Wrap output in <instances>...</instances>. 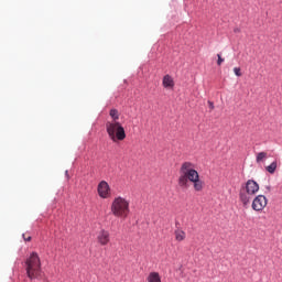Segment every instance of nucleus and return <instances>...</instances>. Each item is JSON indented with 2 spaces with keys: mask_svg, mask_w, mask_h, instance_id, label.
<instances>
[{
  "mask_svg": "<svg viewBox=\"0 0 282 282\" xmlns=\"http://www.w3.org/2000/svg\"><path fill=\"white\" fill-rule=\"evenodd\" d=\"M199 177V172L195 170V164L192 162H183L180 167L178 186L188 188V182H195Z\"/></svg>",
  "mask_w": 282,
  "mask_h": 282,
  "instance_id": "f257e3e1",
  "label": "nucleus"
},
{
  "mask_svg": "<svg viewBox=\"0 0 282 282\" xmlns=\"http://www.w3.org/2000/svg\"><path fill=\"white\" fill-rule=\"evenodd\" d=\"M110 210L115 217L127 219L131 213L129 199L122 196L115 197L110 205Z\"/></svg>",
  "mask_w": 282,
  "mask_h": 282,
  "instance_id": "f03ea898",
  "label": "nucleus"
},
{
  "mask_svg": "<svg viewBox=\"0 0 282 282\" xmlns=\"http://www.w3.org/2000/svg\"><path fill=\"white\" fill-rule=\"evenodd\" d=\"M25 270L29 279H41L43 271L41 270V258L39 253L32 252L25 261Z\"/></svg>",
  "mask_w": 282,
  "mask_h": 282,
  "instance_id": "7ed1b4c3",
  "label": "nucleus"
},
{
  "mask_svg": "<svg viewBox=\"0 0 282 282\" xmlns=\"http://www.w3.org/2000/svg\"><path fill=\"white\" fill-rule=\"evenodd\" d=\"M106 131L112 140V142H122L127 138V132H124V127L119 121H107Z\"/></svg>",
  "mask_w": 282,
  "mask_h": 282,
  "instance_id": "20e7f679",
  "label": "nucleus"
},
{
  "mask_svg": "<svg viewBox=\"0 0 282 282\" xmlns=\"http://www.w3.org/2000/svg\"><path fill=\"white\" fill-rule=\"evenodd\" d=\"M265 206H268V198L263 195L256 196L251 204V208L256 210V213H261Z\"/></svg>",
  "mask_w": 282,
  "mask_h": 282,
  "instance_id": "39448f33",
  "label": "nucleus"
},
{
  "mask_svg": "<svg viewBox=\"0 0 282 282\" xmlns=\"http://www.w3.org/2000/svg\"><path fill=\"white\" fill-rule=\"evenodd\" d=\"M97 192L101 199H109L111 197V187L106 181H101L97 186Z\"/></svg>",
  "mask_w": 282,
  "mask_h": 282,
  "instance_id": "423d86ee",
  "label": "nucleus"
},
{
  "mask_svg": "<svg viewBox=\"0 0 282 282\" xmlns=\"http://www.w3.org/2000/svg\"><path fill=\"white\" fill-rule=\"evenodd\" d=\"M248 195H257L259 193V183H257L254 180H248L245 188H242Z\"/></svg>",
  "mask_w": 282,
  "mask_h": 282,
  "instance_id": "0eeeda50",
  "label": "nucleus"
},
{
  "mask_svg": "<svg viewBox=\"0 0 282 282\" xmlns=\"http://www.w3.org/2000/svg\"><path fill=\"white\" fill-rule=\"evenodd\" d=\"M97 241L100 246H107V243H109V241H111L109 231L107 230H100L98 236H97Z\"/></svg>",
  "mask_w": 282,
  "mask_h": 282,
  "instance_id": "6e6552de",
  "label": "nucleus"
},
{
  "mask_svg": "<svg viewBox=\"0 0 282 282\" xmlns=\"http://www.w3.org/2000/svg\"><path fill=\"white\" fill-rule=\"evenodd\" d=\"M239 199L242 203V206H248V204H250V200L252 199V194H248V192L242 188L239 193Z\"/></svg>",
  "mask_w": 282,
  "mask_h": 282,
  "instance_id": "1a4fd4ad",
  "label": "nucleus"
},
{
  "mask_svg": "<svg viewBox=\"0 0 282 282\" xmlns=\"http://www.w3.org/2000/svg\"><path fill=\"white\" fill-rule=\"evenodd\" d=\"M162 85L163 87H165V89H173V87H175V82L173 80V77H171V75H165L163 77Z\"/></svg>",
  "mask_w": 282,
  "mask_h": 282,
  "instance_id": "9d476101",
  "label": "nucleus"
},
{
  "mask_svg": "<svg viewBox=\"0 0 282 282\" xmlns=\"http://www.w3.org/2000/svg\"><path fill=\"white\" fill-rule=\"evenodd\" d=\"M193 188L196 193H202L204 191L205 183L199 178V176L192 182Z\"/></svg>",
  "mask_w": 282,
  "mask_h": 282,
  "instance_id": "9b49d317",
  "label": "nucleus"
},
{
  "mask_svg": "<svg viewBox=\"0 0 282 282\" xmlns=\"http://www.w3.org/2000/svg\"><path fill=\"white\" fill-rule=\"evenodd\" d=\"M148 282H162V278L160 276V273L158 272H150L148 278Z\"/></svg>",
  "mask_w": 282,
  "mask_h": 282,
  "instance_id": "f8f14e48",
  "label": "nucleus"
},
{
  "mask_svg": "<svg viewBox=\"0 0 282 282\" xmlns=\"http://www.w3.org/2000/svg\"><path fill=\"white\" fill-rule=\"evenodd\" d=\"M265 160H268V152H259L256 155L257 164H261V162H265Z\"/></svg>",
  "mask_w": 282,
  "mask_h": 282,
  "instance_id": "ddd939ff",
  "label": "nucleus"
},
{
  "mask_svg": "<svg viewBox=\"0 0 282 282\" xmlns=\"http://www.w3.org/2000/svg\"><path fill=\"white\" fill-rule=\"evenodd\" d=\"M278 166L279 164L276 163V161H273L270 165L265 166V171L271 175H274V173H276Z\"/></svg>",
  "mask_w": 282,
  "mask_h": 282,
  "instance_id": "4468645a",
  "label": "nucleus"
},
{
  "mask_svg": "<svg viewBox=\"0 0 282 282\" xmlns=\"http://www.w3.org/2000/svg\"><path fill=\"white\" fill-rule=\"evenodd\" d=\"M174 235H175V239L177 241H184V239H186V232L182 229L175 230Z\"/></svg>",
  "mask_w": 282,
  "mask_h": 282,
  "instance_id": "2eb2a0df",
  "label": "nucleus"
},
{
  "mask_svg": "<svg viewBox=\"0 0 282 282\" xmlns=\"http://www.w3.org/2000/svg\"><path fill=\"white\" fill-rule=\"evenodd\" d=\"M109 116L112 119L111 122H118V120H120V112H118V109H111Z\"/></svg>",
  "mask_w": 282,
  "mask_h": 282,
  "instance_id": "dca6fc26",
  "label": "nucleus"
},
{
  "mask_svg": "<svg viewBox=\"0 0 282 282\" xmlns=\"http://www.w3.org/2000/svg\"><path fill=\"white\" fill-rule=\"evenodd\" d=\"M234 73H235V75L238 76V77L241 76V68H240V67H235V68H234Z\"/></svg>",
  "mask_w": 282,
  "mask_h": 282,
  "instance_id": "f3484780",
  "label": "nucleus"
},
{
  "mask_svg": "<svg viewBox=\"0 0 282 282\" xmlns=\"http://www.w3.org/2000/svg\"><path fill=\"white\" fill-rule=\"evenodd\" d=\"M218 61H217V65H221V63H224V58L221 57L220 54H217Z\"/></svg>",
  "mask_w": 282,
  "mask_h": 282,
  "instance_id": "a211bd4d",
  "label": "nucleus"
},
{
  "mask_svg": "<svg viewBox=\"0 0 282 282\" xmlns=\"http://www.w3.org/2000/svg\"><path fill=\"white\" fill-rule=\"evenodd\" d=\"M23 239L24 241H32V237L31 236H26L25 234H23Z\"/></svg>",
  "mask_w": 282,
  "mask_h": 282,
  "instance_id": "6ab92c4d",
  "label": "nucleus"
},
{
  "mask_svg": "<svg viewBox=\"0 0 282 282\" xmlns=\"http://www.w3.org/2000/svg\"><path fill=\"white\" fill-rule=\"evenodd\" d=\"M208 107L210 111H213V109H215V104L213 101H208Z\"/></svg>",
  "mask_w": 282,
  "mask_h": 282,
  "instance_id": "aec40b11",
  "label": "nucleus"
}]
</instances>
